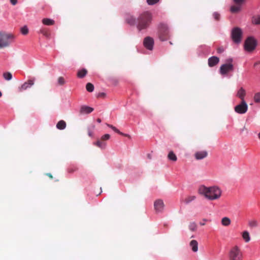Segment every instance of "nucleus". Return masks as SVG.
Wrapping results in <instances>:
<instances>
[{
    "label": "nucleus",
    "mask_w": 260,
    "mask_h": 260,
    "mask_svg": "<svg viewBox=\"0 0 260 260\" xmlns=\"http://www.w3.org/2000/svg\"><path fill=\"white\" fill-rule=\"evenodd\" d=\"M198 191L210 200L218 199L221 194L220 189L215 186L207 187L204 185H201L199 187Z\"/></svg>",
    "instance_id": "f257e3e1"
},
{
    "label": "nucleus",
    "mask_w": 260,
    "mask_h": 260,
    "mask_svg": "<svg viewBox=\"0 0 260 260\" xmlns=\"http://www.w3.org/2000/svg\"><path fill=\"white\" fill-rule=\"evenodd\" d=\"M152 19L151 14L149 12H145L141 14L138 18L137 28L140 31L147 28L150 25Z\"/></svg>",
    "instance_id": "f03ea898"
},
{
    "label": "nucleus",
    "mask_w": 260,
    "mask_h": 260,
    "mask_svg": "<svg viewBox=\"0 0 260 260\" xmlns=\"http://www.w3.org/2000/svg\"><path fill=\"white\" fill-rule=\"evenodd\" d=\"M13 39V35L0 31V48L9 46Z\"/></svg>",
    "instance_id": "7ed1b4c3"
},
{
    "label": "nucleus",
    "mask_w": 260,
    "mask_h": 260,
    "mask_svg": "<svg viewBox=\"0 0 260 260\" xmlns=\"http://www.w3.org/2000/svg\"><path fill=\"white\" fill-rule=\"evenodd\" d=\"M158 28V36L159 39L162 41L167 40L170 37L167 25L165 23H161L159 24Z\"/></svg>",
    "instance_id": "20e7f679"
},
{
    "label": "nucleus",
    "mask_w": 260,
    "mask_h": 260,
    "mask_svg": "<svg viewBox=\"0 0 260 260\" xmlns=\"http://www.w3.org/2000/svg\"><path fill=\"white\" fill-rule=\"evenodd\" d=\"M230 260H242V253L237 246L232 247L229 252Z\"/></svg>",
    "instance_id": "39448f33"
},
{
    "label": "nucleus",
    "mask_w": 260,
    "mask_h": 260,
    "mask_svg": "<svg viewBox=\"0 0 260 260\" xmlns=\"http://www.w3.org/2000/svg\"><path fill=\"white\" fill-rule=\"evenodd\" d=\"M233 59L228 58L226 60V63L221 66L220 68V73L222 75H226L230 72L234 70V66L232 63Z\"/></svg>",
    "instance_id": "423d86ee"
},
{
    "label": "nucleus",
    "mask_w": 260,
    "mask_h": 260,
    "mask_svg": "<svg viewBox=\"0 0 260 260\" xmlns=\"http://www.w3.org/2000/svg\"><path fill=\"white\" fill-rule=\"evenodd\" d=\"M257 45V42L252 37H248L244 43V49L248 52L252 51L255 49Z\"/></svg>",
    "instance_id": "0eeeda50"
},
{
    "label": "nucleus",
    "mask_w": 260,
    "mask_h": 260,
    "mask_svg": "<svg viewBox=\"0 0 260 260\" xmlns=\"http://www.w3.org/2000/svg\"><path fill=\"white\" fill-rule=\"evenodd\" d=\"M242 31L239 27L234 28L231 31V38L234 43L239 44L241 42Z\"/></svg>",
    "instance_id": "6e6552de"
},
{
    "label": "nucleus",
    "mask_w": 260,
    "mask_h": 260,
    "mask_svg": "<svg viewBox=\"0 0 260 260\" xmlns=\"http://www.w3.org/2000/svg\"><path fill=\"white\" fill-rule=\"evenodd\" d=\"M236 112L239 114H244L248 110V106L244 100L242 101L241 103L237 105L234 108Z\"/></svg>",
    "instance_id": "1a4fd4ad"
},
{
    "label": "nucleus",
    "mask_w": 260,
    "mask_h": 260,
    "mask_svg": "<svg viewBox=\"0 0 260 260\" xmlns=\"http://www.w3.org/2000/svg\"><path fill=\"white\" fill-rule=\"evenodd\" d=\"M165 204L162 200L158 199L154 203V209L157 213L162 212Z\"/></svg>",
    "instance_id": "9d476101"
},
{
    "label": "nucleus",
    "mask_w": 260,
    "mask_h": 260,
    "mask_svg": "<svg viewBox=\"0 0 260 260\" xmlns=\"http://www.w3.org/2000/svg\"><path fill=\"white\" fill-rule=\"evenodd\" d=\"M144 46L148 50H152L154 45V40L150 37H146L143 41Z\"/></svg>",
    "instance_id": "9b49d317"
},
{
    "label": "nucleus",
    "mask_w": 260,
    "mask_h": 260,
    "mask_svg": "<svg viewBox=\"0 0 260 260\" xmlns=\"http://www.w3.org/2000/svg\"><path fill=\"white\" fill-rule=\"evenodd\" d=\"M93 111V108L86 105H83L81 106L79 112L81 114H88Z\"/></svg>",
    "instance_id": "f8f14e48"
},
{
    "label": "nucleus",
    "mask_w": 260,
    "mask_h": 260,
    "mask_svg": "<svg viewBox=\"0 0 260 260\" xmlns=\"http://www.w3.org/2000/svg\"><path fill=\"white\" fill-rule=\"evenodd\" d=\"M207 155L208 152L205 150L197 151L194 153V157L197 160L204 159L206 157Z\"/></svg>",
    "instance_id": "ddd939ff"
},
{
    "label": "nucleus",
    "mask_w": 260,
    "mask_h": 260,
    "mask_svg": "<svg viewBox=\"0 0 260 260\" xmlns=\"http://www.w3.org/2000/svg\"><path fill=\"white\" fill-rule=\"evenodd\" d=\"M219 58L216 56H212L208 59V65L210 67H213L218 63Z\"/></svg>",
    "instance_id": "4468645a"
},
{
    "label": "nucleus",
    "mask_w": 260,
    "mask_h": 260,
    "mask_svg": "<svg viewBox=\"0 0 260 260\" xmlns=\"http://www.w3.org/2000/svg\"><path fill=\"white\" fill-rule=\"evenodd\" d=\"M34 84L33 80H29L27 82L23 83L20 87L19 90L20 91L26 90L27 88L30 87Z\"/></svg>",
    "instance_id": "2eb2a0df"
},
{
    "label": "nucleus",
    "mask_w": 260,
    "mask_h": 260,
    "mask_svg": "<svg viewBox=\"0 0 260 260\" xmlns=\"http://www.w3.org/2000/svg\"><path fill=\"white\" fill-rule=\"evenodd\" d=\"M189 246L191 248L192 250L196 252L198 250V243L195 240H191L189 243Z\"/></svg>",
    "instance_id": "dca6fc26"
},
{
    "label": "nucleus",
    "mask_w": 260,
    "mask_h": 260,
    "mask_svg": "<svg viewBox=\"0 0 260 260\" xmlns=\"http://www.w3.org/2000/svg\"><path fill=\"white\" fill-rule=\"evenodd\" d=\"M87 74V70L85 69L79 70L77 73V76L79 78H84Z\"/></svg>",
    "instance_id": "f3484780"
},
{
    "label": "nucleus",
    "mask_w": 260,
    "mask_h": 260,
    "mask_svg": "<svg viewBox=\"0 0 260 260\" xmlns=\"http://www.w3.org/2000/svg\"><path fill=\"white\" fill-rule=\"evenodd\" d=\"M94 145L101 149H105L106 147L107 144L105 141H103L100 139L98 140L96 142L94 143Z\"/></svg>",
    "instance_id": "a211bd4d"
},
{
    "label": "nucleus",
    "mask_w": 260,
    "mask_h": 260,
    "mask_svg": "<svg viewBox=\"0 0 260 260\" xmlns=\"http://www.w3.org/2000/svg\"><path fill=\"white\" fill-rule=\"evenodd\" d=\"M246 92L245 90L243 88L241 87L240 89L238 90L237 92V96L239 97L242 101L244 100V98Z\"/></svg>",
    "instance_id": "6ab92c4d"
},
{
    "label": "nucleus",
    "mask_w": 260,
    "mask_h": 260,
    "mask_svg": "<svg viewBox=\"0 0 260 260\" xmlns=\"http://www.w3.org/2000/svg\"><path fill=\"white\" fill-rule=\"evenodd\" d=\"M54 22L53 20L49 18H44L42 20V23L46 25H53Z\"/></svg>",
    "instance_id": "aec40b11"
},
{
    "label": "nucleus",
    "mask_w": 260,
    "mask_h": 260,
    "mask_svg": "<svg viewBox=\"0 0 260 260\" xmlns=\"http://www.w3.org/2000/svg\"><path fill=\"white\" fill-rule=\"evenodd\" d=\"M242 238L245 242H248L250 240V237L248 232L247 231H244L242 233Z\"/></svg>",
    "instance_id": "412c9836"
},
{
    "label": "nucleus",
    "mask_w": 260,
    "mask_h": 260,
    "mask_svg": "<svg viewBox=\"0 0 260 260\" xmlns=\"http://www.w3.org/2000/svg\"><path fill=\"white\" fill-rule=\"evenodd\" d=\"M168 158L169 160L173 161H176L177 160V157L175 154L172 151H170L168 155Z\"/></svg>",
    "instance_id": "4be33fe9"
},
{
    "label": "nucleus",
    "mask_w": 260,
    "mask_h": 260,
    "mask_svg": "<svg viewBox=\"0 0 260 260\" xmlns=\"http://www.w3.org/2000/svg\"><path fill=\"white\" fill-rule=\"evenodd\" d=\"M231 219L229 217H224L221 219V224L223 226H228L231 224Z\"/></svg>",
    "instance_id": "5701e85b"
},
{
    "label": "nucleus",
    "mask_w": 260,
    "mask_h": 260,
    "mask_svg": "<svg viewBox=\"0 0 260 260\" xmlns=\"http://www.w3.org/2000/svg\"><path fill=\"white\" fill-rule=\"evenodd\" d=\"M248 224L250 228H256L258 226V222L255 219H252L248 221Z\"/></svg>",
    "instance_id": "b1692460"
},
{
    "label": "nucleus",
    "mask_w": 260,
    "mask_h": 260,
    "mask_svg": "<svg viewBox=\"0 0 260 260\" xmlns=\"http://www.w3.org/2000/svg\"><path fill=\"white\" fill-rule=\"evenodd\" d=\"M241 6L240 5H237L236 6H233L231 8V11L232 13H237L238 12L240 9H241Z\"/></svg>",
    "instance_id": "393cba45"
},
{
    "label": "nucleus",
    "mask_w": 260,
    "mask_h": 260,
    "mask_svg": "<svg viewBox=\"0 0 260 260\" xmlns=\"http://www.w3.org/2000/svg\"><path fill=\"white\" fill-rule=\"evenodd\" d=\"M39 32L46 37H48L50 35L48 30L46 28H41Z\"/></svg>",
    "instance_id": "a878e982"
},
{
    "label": "nucleus",
    "mask_w": 260,
    "mask_h": 260,
    "mask_svg": "<svg viewBox=\"0 0 260 260\" xmlns=\"http://www.w3.org/2000/svg\"><path fill=\"white\" fill-rule=\"evenodd\" d=\"M252 23L255 25L260 24V16H253L252 18Z\"/></svg>",
    "instance_id": "bb28decb"
},
{
    "label": "nucleus",
    "mask_w": 260,
    "mask_h": 260,
    "mask_svg": "<svg viewBox=\"0 0 260 260\" xmlns=\"http://www.w3.org/2000/svg\"><path fill=\"white\" fill-rule=\"evenodd\" d=\"M56 127L59 129H63L65 128V121L63 120L59 121L56 124Z\"/></svg>",
    "instance_id": "cd10ccee"
},
{
    "label": "nucleus",
    "mask_w": 260,
    "mask_h": 260,
    "mask_svg": "<svg viewBox=\"0 0 260 260\" xmlns=\"http://www.w3.org/2000/svg\"><path fill=\"white\" fill-rule=\"evenodd\" d=\"M3 77L6 80H10L12 79V75L10 72H5L3 73Z\"/></svg>",
    "instance_id": "c85d7f7f"
},
{
    "label": "nucleus",
    "mask_w": 260,
    "mask_h": 260,
    "mask_svg": "<svg viewBox=\"0 0 260 260\" xmlns=\"http://www.w3.org/2000/svg\"><path fill=\"white\" fill-rule=\"evenodd\" d=\"M188 227L190 231L194 232L197 230V225L194 222H192L189 223Z\"/></svg>",
    "instance_id": "c756f323"
},
{
    "label": "nucleus",
    "mask_w": 260,
    "mask_h": 260,
    "mask_svg": "<svg viewBox=\"0 0 260 260\" xmlns=\"http://www.w3.org/2000/svg\"><path fill=\"white\" fill-rule=\"evenodd\" d=\"M126 21L131 25H134L136 22V19L134 17L130 16L126 19Z\"/></svg>",
    "instance_id": "7c9ffc66"
},
{
    "label": "nucleus",
    "mask_w": 260,
    "mask_h": 260,
    "mask_svg": "<svg viewBox=\"0 0 260 260\" xmlns=\"http://www.w3.org/2000/svg\"><path fill=\"white\" fill-rule=\"evenodd\" d=\"M86 90L88 92H92L94 90V86L90 83H88L86 85Z\"/></svg>",
    "instance_id": "2f4dec72"
},
{
    "label": "nucleus",
    "mask_w": 260,
    "mask_h": 260,
    "mask_svg": "<svg viewBox=\"0 0 260 260\" xmlns=\"http://www.w3.org/2000/svg\"><path fill=\"white\" fill-rule=\"evenodd\" d=\"M107 125L111 128L112 129H113L115 132L120 134V135H123V134L121 132H120L116 127L114 126L113 125H111V124H107Z\"/></svg>",
    "instance_id": "473e14b6"
},
{
    "label": "nucleus",
    "mask_w": 260,
    "mask_h": 260,
    "mask_svg": "<svg viewBox=\"0 0 260 260\" xmlns=\"http://www.w3.org/2000/svg\"><path fill=\"white\" fill-rule=\"evenodd\" d=\"M21 32L24 35H26L28 34V29L26 26H24L21 28Z\"/></svg>",
    "instance_id": "72a5a7b5"
},
{
    "label": "nucleus",
    "mask_w": 260,
    "mask_h": 260,
    "mask_svg": "<svg viewBox=\"0 0 260 260\" xmlns=\"http://www.w3.org/2000/svg\"><path fill=\"white\" fill-rule=\"evenodd\" d=\"M254 100L256 103H260V92H258L254 95Z\"/></svg>",
    "instance_id": "f704fd0d"
},
{
    "label": "nucleus",
    "mask_w": 260,
    "mask_h": 260,
    "mask_svg": "<svg viewBox=\"0 0 260 260\" xmlns=\"http://www.w3.org/2000/svg\"><path fill=\"white\" fill-rule=\"evenodd\" d=\"M195 198L196 197L194 196H190L186 198L184 200V202L187 204L194 200Z\"/></svg>",
    "instance_id": "c9c22d12"
},
{
    "label": "nucleus",
    "mask_w": 260,
    "mask_h": 260,
    "mask_svg": "<svg viewBox=\"0 0 260 260\" xmlns=\"http://www.w3.org/2000/svg\"><path fill=\"white\" fill-rule=\"evenodd\" d=\"M64 80L63 77H60L58 78L57 84L59 85H62L64 84Z\"/></svg>",
    "instance_id": "e433bc0d"
},
{
    "label": "nucleus",
    "mask_w": 260,
    "mask_h": 260,
    "mask_svg": "<svg viewBox=\"0 0 260 260\" xmlns=\"http://www.w3.org/2000/svg\"><path fill=\"white\" fill-rule=\"evenodd\" d=\"M110 138V135L109 134H105L101 137V140L105 142L106 141L108 140Z\"/></svg>",
    "instance_id": "4c0bfd02"
},
{
    "label": "nucleus",
    "mask_w": 260,
    "mask_h": 260,
    "mask_svg": "<svg viewBox=\"0 0 260 260\" xmlns=\"http://www.w3.org/2000/svg\"><path fill=\"white\" fill-rule=\"evenodd\" d=\"M95 126L94 125H92L91 126V128H89L88 131V134L89 136L92 137L93 135V130L94 129Z\"/></svg>",
    "instance_id": "58836bf2"
},
{
    "label": "nucleus",
    "mask_w": 260,
    "mask_h": 260,
    "mask_svg": "<svg viewBox=\"0 0 260 260\" xmlns=\"http://www.w3.org/2000/svg\"><path fill=\"white\" fill-rule=\"evenodd\" d=\"M159 0H147V2L149 5H152L157 3Z\"/></svg>",
    "instance_id": "ea45409f"
},
{
    "label": "nucleus",
    "mask_w": 260,
    "mask_h": 260,
    "mask_svg": "<svg viewBox=\"0 0 260 260\" xmlns=\"http://www.w3.org/2000/svg\"><path fill=\"white\" fill-rule=\"evenodd\" d=\"M213 17L216 20H218L220 18V15L218 13H214L213 14Z\"/></svg>",
    "instance_id": "a19ab883"
},
{
    "label": "nucleus",
    "mask_w": 260,
    "mask_h": 260,
    "mask_svg": "<svg viewBox=\"0 0 260 260\" xmlns=\"http://www.w3.org/2000/svg\"><path fill=\"white\" fill-rule=\"evenodd\" d=\"M234 1L237 5H241L244 0H234Z\"/></svg>",
    "instance_id": "79ce46f5"
},
{
    "label": "nucleus",
    "mask_w": 260,
    "mask_h": 260,
    "mask_svg": "<svg viewBox=\"0 0 260 260\" xmlns=\"http://www.w3.org/2000/svg\"><path fill=\"white\" fill-rule=\"evenodd\" d=\"M106 96V94L104 92L99 93L98 95V98H105Z\"/></svg>",
    "instance_id": "37998d69"
},
{
    "label": "nucleus",
    "mask_w": 260,
    "mask_h": 260,
    "mask_svg": "<svg viewBox=\"0 0 260 260\" xmlns=\"http://www.w3.org/2000/svg\"><path fill=\"white\" fill-rule=\"evenodd\" d=\"M10 2L13 5H15L17 3V0H10Z\"/></svg>",
    "instance_id": "c03bdc74"
},
{
    "label": "nucleus",
    "mask_w": 260,
    "mask_h": 260,
    "mask_svg": "<svg viewBox=\"0 0 260 260\" xmlns=\"http://www.w3.org/2000/svg\"><path fill=\"white\" fill-rule=\"evenodd\" d=\"M51 179H52L53 178V176L52 175L50 174V173H47L46 174Z\"/></svg>",
    "instance_id": "a18cd8bd"
},
{
    "label": "nucleus",
    "mask_w": 260,
    "mask_h": 260,
    "mask_svg": "<svg viewBox=\"0 0 260 260\" xmlns=\"http://www.w3.org/2000/svg\"><path fill=\"white\" fill-rule=\"evenodd\" d=\"M222 51H223V50H222V49H220V48L218 49V50H217V52H218V53H221V52H222Z\"/></svg>",
    "instance_id": "49530a36"
},
{
    "label": "nucleus",
    "mask_w": 260,
    "mask_h": 260,
    "mask_svg": "<svg viewBox=\"0 0 260 260\" xmlns=\"http://www.w3.org/2000/svg\"><path fill=\"white\" fill-rule=\"evenodd\" d=\"M246 130V131H247V129L246 128L245 126H244L243 128L241 129V132H243L244 131Z\"/></svg>",
    "instance_id": "de8ad7c7"
},
{
    "label": "nucleus",
    "mask_w": 260,
    "mask_h": 260,
    "mask_svg": "<svg viewBox=\"0 0 260 260\" xmlns=\"http://www.w3.org/2000/svg\"><path fill=\"white\" fill-rule=\"evenodd\" d=\"M96 120L99 123L101 122V119L100 118H98Z\"/></svg>",
    "instance_id": "09e8293b"
},
{
    "label": "nucleus",
    "mask_w": 260,
    "mask_h": 260,
    "mask_svg": "<svg viewBox=\"0 0 260 260\" xmlns=\"http://www.w3.org/2000/svg\"><path fill=\"white\" fill-rule=\"evenodd\" d=\"M200 224L201 225H204L205 224V222H201L200 223Z\"/></svg>",
    "instance_id": "8fccbe9b"
},
{
    "label": "nucleus",
    "mask_w": 260,
    "mask_h": 260,
    "mask_svg": "<svg viewBox=\"0 0 260 260\" xmlns=\"http://www.w3.org/2000/svg\"><path fill=\"white\" fill-rule=\"evenodd\" d=\"M2 93L1 91H0V98L2 96Z\"/></svg>",
    "instance_id": "3c124183"
},
{
    "label": "nucleus",
    "mask_w": 260,
    "mask_h": 260,
    "mask_svg": "<svg viewBox=\"0 0 260 260\" xmlns=\"http://www.w3.org/2000/svg\"><path fill=\"white\" fill-rule=\"evenodd\" d=\"M170 44H172V42H170Z\"/></svg>",
    "instance_id": "603ef678"
}]
</instances>
